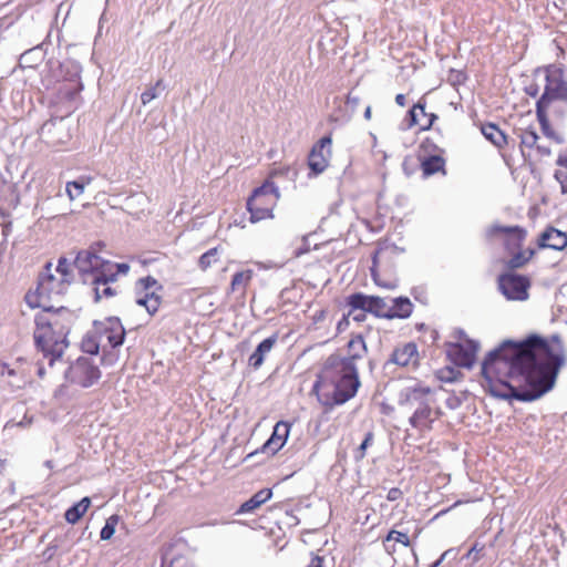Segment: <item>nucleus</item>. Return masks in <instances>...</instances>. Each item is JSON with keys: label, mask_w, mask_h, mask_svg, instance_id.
Wrapping results in <instances>:
<instances>
[{"label": "nucleus", "mask_w": 567, "mask_h": 567, "mask_svg": "<svg viewBox=\"0 0 567 567\" xmlns=\"http://www.w3.org/2000/svg\"><path fill=\"white\" fill-rule=\"evenodd\" d=\"M101 347H104V343L101 340L100 332L99 333H86L81 342V348L83 352L89 354H97Z\"/></svg>", "instance_id": "obj_30"}, {"label": "nucleus", "mask_w": 567, "mask_h": 567, "mask_svg": "<svg viewBox=\"0 0 567 567\" xmlns=\"http://www.w3.org/2000/svg\"><path fill=\"white\" fill-rule=\"evenodd\" d=\"M373 296H365L363 293H353L348 297L347 303L353 310H362L370 313Z\"/></svg>", "instance_id": "obj_31"}, {"label": "nucleus", "mask_w": 567, "mask_h": 567, "mask_svg": "<svg viewBox=\"0 0 567 567\" xmlns=\"http://www.w3.org/2000/svg\"><path fill=\"white\" fill-rule=\"evenodd\" d=\"M73 279L72 264L66 258H59L56 266L47 262L39 274L35 290L25 295L27 305L53 316H70V311L59 303V298L68 291Z\"/></svg>", "instance_id": "obj_2"}, {"label": "nucleus", "mask_w": 567, "mask_h": 567, "mask_svg": "<svg viewBox=\"0 0 567 567\" xmlns=\"http://www.w3.org/2000/svg\"><path fill=\"white\" fill-rule=\"evenodd\" d=\"M395 102L400 106H405V102H406L405 95L404 94H398L395 96Z\"/></svg>", "instance_id": "obj_50"}, {"label": "nucleus", "mask_w": 567, "mask_h": 567, "mask_svg": "<svg viewBox=\"0 0 567 567\" xmlns=\"http://www.w3.org/2000/svg\"><path fill=\"white\" fill-rule=\"evenodd\" d=\"M402 497V492L400 488L393 487L388 492L386 498L391 502L398 501Z\"/></svg>", "instance_id": "obj_45"}, {"label": "nucleus", "mask_w": 567, "mask_h": 567, "mask_svg": "<svg viewBox=\"0 0 567 567\" xmlns=\"http://www.w3.org/2000/svg\"><path fill=\"white\" fill-rule=\"evenodd\" d=\"M4 463H6V461L0 460V467H1V466H3V465H4Z\"/></svg>", "instance_id": "obj_59"}, {"label": "nucleus", "mask_w": 567, "mask_h": 567, "mask_svg": "<svg viewBox=\"0 0 567 567\" xmlns=\"http://www.w3.org/2000/svg\"><path fill=\"white\" fill-rule=\"evenodd\" d=\"M544 132H545V134L550 135V133H549V127H548V128H546V130H544Z\"/></svg>", "instance_id": "obj_57"}, {"label": "nucleus", "mask_w": 567, "mask_h": 567, "mask_svg": "<svg viewBox=\"0 0 567 567\" xmlns=\"http://www.w3.org/2000/svg\"><path fill=\"white\" fill-rule=\"evenodd\" d=\"M348 348L350 353V357L348 359H351L353 363L354 360L362 358V355L367 351L365 342L361 334L353 337L348 342Z\"/></svg>", "instance_id": "obj_32"}, {"label": "nucleus", "mask_w": 567, "mask_h": 567, "mask_svg": "<svg viewBox=\"0 0 567 567\" xmlns=\"http://www.w3.org/2000/svg\"><path fill=\"white\" fill-rule=\"evenodd\" d=\"M456 371L454 369L440 370L439 378L443 381L452 382L455 380Z\"/></svg>", "instance_id": "obj_43"}, {"label": "nucleus", "mask_w": 567, "mask_h": 567, "mask_svg": "<svg viewBox=\"0 0 567 567\" xmlns=\"http://www.w3.org/2000/svg\"><path fill=\"white\" fill-rule=\"evenodd\" d=\"M136 303L143 306L150 316H154L161 306V296L156 293L161 289L157 280L153 277L141 278L137 281Z\"/></svg>", "instance_id": "obj_12"}, {"label": "nucleus", "mask_w": 567, "mask_h": 567, "mask_svg": "<svg viewBox=\"0 0 567 567\" xmlns=\"http://www.w3.org/2000/svg\"><path fill=\"white\" fill-rule=\"evenodd\" d=\"M498 288L507 299L523 301L528 298L530 280L522 275L504 274L498 278Z\"/></svg>", "instance_id": "obj_10"}, {"label": "nucleus", "mask_w": 567, "mask_h": 567, "mask_svg": "<svg viewBox=\"0 0 567 567\" xmlns=\"http://www.w3.org/2000/svg\"><path fill=\"white\" fill-rule=\"evenodd\" d=\"M373 443V433L372 432H368L364 436V440L362 441V443L360 444V446L357 449L355 453H354V458L357 461H360L362 460L364 456H365V451L369 446H371Z\"/></svg>", "instance_id": "obj_39"}, {"label": "nucleus", "mask_w": 567, "mask_h": 567, "mask_svg": "<svg viewBox=\"0 0 567 567\" xmlns=\"http://www.w3.org/2000/svg\"><path fill=\"white\" fill-rule=\"evenodd\" d=\"M390 542H395V543L402 544L405 547H409L411 544L408 534L399 532L396 529H391L388 533L385 539L383 540V546H384L385 550L389 554H393L395 551V546L389 545Z\"/></svg>", "instance_id": "obj_29"}, {"label": "nucleus", "mask_w": 567, "mask_h": 567, "mask_svg": "<svg viewBox=\"0 0 567 567\" xmlns=\"http://www.w3.org/2000/svg\"><path fill=\"white\" fill-rule=\"evenodd\" d=\"M421 168L425 177H429L440 172L445 174V161L441 155H431L427 157H423L421 158Z\"/></svg>", "instance_id": "obj_26"}, {"label": "nucleus", "mask_w": 567, "mask_h": 567, "mask_svg": "<svg viewBox=\"0 0 567 567\" xmlns=\"http://www.w3.org/2000/svg\"><path fill=\"white\" fill-rule=\"evenodd\" d=\"M361 102V99L359 95L354 94L352 91L349 92L346 101L347 107L350 110L351 113H354L357 109L359 107Z\"/></svg>", "instance_id": "obj_42"}, {"label": "nucleus", "mask_w": 567, "mask_h": 567, "mask_svg": "<svg viewBox=\"0 0 567 567\" xmlns=\"http://www.w3.org/2000/svg\"><path fill=\"white\" fill-rule=\"evenodd\" d=\"M419 359L416 344L409 342L394 349L390 362L403 368H415L419 364Z\"/></svg>", "instance_id": "obj_14"}, {"label": "nucleus", "mask_w": 567, "mask_h": 567, "mask_svg": "<svg viewBox=\"0 0 567 567\" xmlns=\"http://www.w3.org/2000/svg\"><path fill=\"white\" fill-rule=\"evenodd\" d=\"M498 234L506 237V245L508 247H519L526 236V231L518 226L493 225L487 229L488 237H493Z\"/></svg>", "instance_id": "obj_16"}, {"label": "nucleus", "mask_w": 567, "mask_h": 567, "mask_svg": "<svg viewBox=\"0 0 567 567\" xmlns=\"http://www.w3.org/2000/svg\"><path fill=\"white\" fill-rule=\"evenodd\" d=\"M371 115H372L371 106H370V105H368V106L365 107V110H364V118H365L367 121H370V120H371Z\"/></svg>", "instance_id": "obj_52"}, {"label": "nucleus", "mask_w": 567, "mask_h": 567, "mask_svg": "<svg viewBox=\"0 0 567 567\" xmlns=\"http://www.w3.org/2000/svg\"><path fill=\"white\" fill-rule=\"evenodd\" d=\"M69 328L62 321H40L34 330V341L41 349L44 357L49 359V364L62 357L69 347Z\"/></svg>", "instance_id": "obj_6"}, {"label": "nucleus", "mask_w": 567, "mask_h": 567, "mask_svg": "<svg viewBox=\"0 0 567 567\" xmlns=\"http://www.w3.org/2000/svg\"><path fill=\"white\" fill-rule=\"evenodd\" d=\"M117 523H118L117 515L110 516L106 519V523L101 530V534H100L101 539H103V540L110 539L115 533V527H116Z\"/></svg>", "instance_id": "obj_35"}, {"label": "nucleus", "mask_w": 567, "mask_h": 567, "mask_svg": "<svg viewBox=\"0 0 567 567\" xmlns=\"http://www.w3.org/2000/svg\"><path fill=\"white\" fill-rule=\"evenodd\" d=\"M539 136L533 130H525L520 134V143L523 146L533 148L538 144Z\"/></svg>", "instance_id": "obj_36"}, {"label": "nucleus", "mask_w": 567, "mask_h": 567, "mask_svg": "<svg viewBox=\"0 0 567 567\" xmlns=\"http://www.w3.org/2000/svg\"><path fill=\"white\" fill-rule=\"evenodd\" d=\"M565 357L557 336L550 340L536 334L517 342L506 340L483 361L482 385L495 398L537 400L554 386Z\"/></svg>", "instance_id": "obj_1"}, {"label": "nucleus", "mask_w": 567, "mask_h": 567, "mask_svg": "<svg viewBox=\"0 0 567 567\" xmlns=\"http://www.w3.org/2000/svg\"><path fill=\"white\" fill-rule=\"evenodd\" d=\"M389 309H390V307L388 306V303L385 302V300L383 298L373 296L371 308H370L371 315L379 317V318L383 317L386 319V313H389Z\"/></svg>", "instance_id": "obj_34"}, {"label": "nucleus", "mask_w": 567, "mask_h": 567, "mask_svg": "<svg viewBox=\"0 0 567 567\" xmlns=\"http://www.w3.org/2000/svg\"><path fill=\"white\" fill-rule=\"evenodd\" d=\"M109 319L117 320L118 318L117 317H110Z\"/></svg>", "instance_id": "obj_60"}, {"label": "nucleus", "mask_w": 567, "mask_h": 567, "mask_svg": "<svg viewBox=\"0 0 567 567\" xmlns=\"http://www.w3.org/2000/svg\"><path fill=\"white\" fill-rule=\"evenodd\" d=\"M563 75L560 66L549 65L546 68V85L540 100L549 104L554 100L567 101V82L564 81Z\"/></svg>", "instance_id": "obj_11"}, {"label": "nucleus", "mask_w": 567, "mask_h": 567, "mask_svg": "<svg viewBox=\"0 0 567 567\" xmlns=\"http://www.w3.org/2000/svg\"><path fill=\"white\" fill-rule=\"evenodd\" d=\"M359 385L355 363L332 354L324 361L313 391L322 405L332 408L354 396Z\"/></svg>", "instance_id": "obj_3"}, {"label": "nucleus", "mask_w": 567, "mask_h": 567, "mask_svg": "<svg viewBox=\"0 0 567 567\" xmlns=\"http://www.w3.org/2000/svg\"><path fill=\"white\" fill-rule=\"evenodd\" d=\"M410 126H419L422 131H427L432 127L434 122L437 120V115L434 113H426L425 102L420 100L409 112Z\"/></svg>", "instance_id": "obj_15"}, {"label": "nucleus", "mask_w": 567, "mask_h": 567, "mask_svg": "<svg viewBox=\"0 0 567 567\" xmlns=\"http://www.w3.org/2000/svg\"><path fill=\"white\" fill-rule=\"evenodd\" d=\"M74 266L82 275L83 281L90 280L93 285L96 301L101 299L100 286H105L116 279V274L113 271L114 265L97 256L93 247L81 250L74 260Z\"/></svg>", "instance_id": "obj_4"}, {"label": "nucleus", "mask_w": 567, "mask_h": 567, "mask_svg": "<svg viewBox=\"0 0 567 567\" xmlns=\"http://www.w3.org/2000/svg\"><path fill=\"white\" fill-rule=\"evenodd\" d=\"M481 132L497 148H503L507 145V136L497 125L493 123L483 124Z\"/></svg>", "instance_id": "obj_24"}, {"label": "nucleus", "mask_w": 567, "mask_h": 567, "mask_svg": "<svg viewBox=\"0 0 567 567\" xmlns=\"http://www.w3.org/2000/svg\"><path fill=\"white\" fill-rule=\"evenodd\" d=\"M555 178L560 184L561 192L567 193V173L561 171H556Z\"/></svg>", "instance_id": "obj_44"}, {"label": "nucleus", "mask_w": 567, "mask_h": 567, "mask_svg": "<svg viewBox=\"0 0 567 567\" xmlns=\"http://www.w3.org/2000/svg\"><path fill=\"white\" fill-rule=\"evenodd\" d=\"M161 83H162L161 80L157 81L154 86L148 87L147 90H145L142 93L141 101H142L143 105L148 104L150 102H152L154 99H156L158 96L157 87L161 85Z\"/></svg>", "instance_id": "obj_41"}, {"label": "nucleus", "mask_w": 567, "mask_h": 567, "mask_svg": "<svg viewBox=\"0 0 567 567\" xmlns=\"http://www.w3.org/2000/svg\"><path fill=\"white\" fill-rule=\"evenodd\" d=\"M279 199V190L271 182H266L256 188L247 200V209L250 213V221L257 223L272 218V210Z\"/></svg>", "instance_id": "obj_7"}, {"label": "nucleus", "mask_w": 567, "mask_h": 567, "mask_svg": "<svg viewBox=\"0 0 567 567\" xmlns=\"http://www.w3.org/2000/svg\"><path fill=\"white\" fill-rule=\"evenodd\" d=\"M290 432V424L285 421H279L274 427L270 439L264 444V451H269L272 454L277 453L286 443Z\"/></svg>", "instance_id": "obj_17"}, {"label": "nucleus", "mask_w": 567, "mask_h": 567, "mask_svg": "<svg viewBox=\"0 0 567 567\" xmlns=\"http://www.w3.org/2000/svg\"><path fill=\"white\" fill-rule=\"evenodd\" d=\"M533 255H534L533 250H527L524 252L515 254L511 258L508 265L511 268H519V267L524 266L532 258Z\"/></svg>", "instance_id": "obj_37"}, {"label": "nucleus", "mask_w": 567, "mask_h": 567, "mask_svg": "<svg viewBox=\"0 0 567 567\" xmlns=\"http://www.w3.org/2000/svg\"><path fill=\"white\" fill-rule=\"evenodd\" d=\"M556 164L567 168V155L560 154L556 161Z\"/></svg>", "instance_id": "obj_49"}, {"label": "nucleus", "mask_w": 567, "mask_h": 567, "mask_svg": "<svg viewBox=\"0 0 567 567\" xmlns=\"http://www.w3.org/2000/svg\"><path fill=\"white\" fill-rule=\"evenodd\" d=\"M100 292H101V299H102L103 297L109 298V297H112V296H114V295H115V290H114V289H112V288L109 286V284H105V286H100Z\"/></svg>", "instance_id": "obj_46"}, {"label": "nucleus", "mask_w": 567, "mask_h": 567, "mask_svg": "<svg viewBox=\"0 0 567 567\" xmlns=\"http://www.w3.org/2000/svg\"><path fill=\"white\" fill-rule=\"evenodd\" d=\"M307 567H322V558L313 556Z\"/></svg>", "instance_id": "obj_47"}, {"label": "nucleus", "mask_w": 567, "mask_h": 567, "mask_svg": "<svg viewBox=\"0 0 567 567\" xmlns=\"http://www.w3.org/2000/svg\"><path fill=\"white\" fill-rule=\"evenodd\" d=\"M102 372L95 362L87 357H79L66 369L64 377L68 382L81 388H91L99 382Z\"/></svg>", "instance_id": "obj_8"}, {"label": "nucleus", "mask_w": 567, "mask_h": 567, "mask_svg": "<svg viewBox=\"0 0 567 567\" xmlns=\"http://www.w3.org/2000/svg\"><path fill=\"white\" fill-rule=\"evenodd\" d=\"M348 323H349V321H348V320L339 321L338 328H339V329H341L342 324L348 326Z\"/></svg>", "instance_id": "obj_56"}, {"label": "nucleus", "mask_w": 567, "mask_h": 567, "mask_svg": "<svg viewBox=\"0 0 567 567\" xmlns=\"http://www.w3.org/2000/svg\"><path fill=\"white\" fill-rule=\"evenodd\" d=\"M0 378L13 389H21L25 384V374L17 364L0 362Z\"/></svg>", "instance_id": "obj_18"}, {"label": "nucleus", "mask_w": 567, "mask_h": 567, "mask_svg": "<svg viewBox=\"0 0 567 567\" xmlns=\"http://www.w3.org/2000/svg\"><path fill=\"white\" fill-rule=\"evenodd\" d=\"M44 466H45V467H48V468H50V470H51V468H53V463H52V461H45Z\"/></svg>", "instance_id": "obj_55"}, {"label": "nucleus", "mask_w": 567, "mask_h": 567, "mask_svg": "<svg viewBox=\"0 0 567 567\" xmlns=\"http://www.w3.org/2000/svg\"><path fill=\"white\" fill-rule=\"evenodd\" d=\"M276 341H277V336H271V337L265 339L264 341H261L258 344L257 349L249 357V364L252 368L258 369L264 363L265 355L271 351Z\"/></svg>", "instance_id": "obj_23"}, {"label": "nucleus", "mask_w": 567, "mask_h": 567, "mask_svg": "<svg viewBox=\"0 0 567 567\" xmlns=\"http://www.w3.org/2000/svg\"><path fill=\"white\" fill-rule=\"evenodd\" d=\"M378 256H379V252L377 251L374 254V256H373V259H372V267L370 268L372 279L380 287H383V288H386V289H394L396 287V280L395 279L382 280L380 278V275L378 272Z\"/></svg>", "instance_id": "obj_33"}, {"label": "nucleus", "mask_w": 567, "mask_h": 567, "mask_svg": "<svg viewBox=\"0 0 567 567\" xmlns=\"http://www.w3.org/2000/svg\"><path fill=\"white\" fill-rule=\"evenodd\" d=\"M331 143L332 140L330 136H323L319 143L312 147L309 154L308 165L316 175L322 173L328 166L331 155Z\"/></svg>", "instance_id": "obj_13"}, {"label": "nucleus", "mask_w": 567, "mask_h": 567, "mask_svg": "<svg viewBox=\"0 0 567 567\" xmlns=\"http://www.w3.org/2000/svg\"><path fill=\"white\" fill-rule=\"evenodd\" d=\"M431 393V388L420 383L404 389L401 393V405L415 408L410 416V424L419 431L430 430L435 420Z\"/></svg>", "instance_id": "obj_5"}, {"label": "nucleus", "mask_w": 567, "mask_h": 567, "mask_svg": "<svg viewBox=\"0 0 567 567\" xmlns=\"http://www.w3.org/2000/svg\"><path fill=\"white\" fill-rule=\"evenodd\" d=\"M216 255H217V249L216 248H213V249H209L208 251H206L204 255L200 256L199 258V267L205 270L207 269L208 267L212 266V264H214L216 261Z\"/></svg>", "instance_id": "obj_40"}, {"label": "nucleus", "mask_w": 567, "mask_h": 567, "mask_svg": "<svg viewBox=\"0 0 567 567\" xmlns=\"http://www.w3.org/2000/svg\"><path fill=\"white\" fill-rule=\"evenodd\" d=\"M309 251V248L307 249H298L296 252H295V256L296 257H300L301 255L306 254Z\"/></svg>", "instance_id": "obj_53"}, {"label": "nucleus", "mask_w": 567, "mask_h": 567, "mask_svg": "<svg viewBox=\"0 0 567 567\" xmlns=\"http://www.w3.org/2000/svg\"><path fill=\"white\" fill-rule=\"evenodd\" d=\"M445 555H446V553H444V554L441 556V558H440L437 561H435L431 567H437V566L441 564V561L444 559Z\"/></svg>", "instance_id": "obj_54"}, {"label": "nucleus", "mask_w": 567, "mask_h": 567, "mask_svg": "<svg viewBox=\"0 0 567 567\" xmlns=\"http://www.w3.org/2000/svg\"><path fill=\"white\" fill-rule=\"evenodd\" d=\"M254 274L255 272L251 269H245L234 274L229 287L230 292L244 297L248 286L250 285Z\"/></svg>", "instance_id": "obj_21"}, {"label": "nucleus", "mask_w": 567, "mask_h": 567, "mask_svg": "<svg viewBox=\"0 0 567 567\" xmlns=\"http://www.w3.org/2000/svg\"><path fill=\"white\" fill-rule=\"evenodd\" d=\"M393 306L390 307L389 313H386V319H406L411 316L413 305L409 298L399 297L393 299Z\"/></svg>", "instance_id": "obj_22"}, {"label": "nucleus", "mask_w": 567, "mask_h": 567, "mask_svg": "<svg viewBox=\"0 0 567 567\" xmlns=\"http://www.w3.org/2000/svg\"><path fill=\"white\" fill-rule=\"evenodd\" d=\"M548 106H549V103H547L540 99L537 101L536 114H537V118H538L539 123L543 126V130L548 128V120H547V114H546V109Z\"/></svg>", "instance_id": "obj_38"}, {"label": "nucleus", "mask_w": 567, "mask_h": 567, "mask_svg": "<svg viewBox=\"0 0 567 567\" xmlns=\"http://www.w3.org/2000/svg\"><path fill=\"white\" fill-rule=\"evenodd\" d=\"M118 272H123V274H126L130 269V266L127 264H117L115 265Z\"/></svg>", "instance_id": "obj_51"}, {"label": "nucleus", "mask_w": 567, "mask_h": 567, "mask_svg": "<svg viewBox=\"0 0 567 567\" xmlns=\"http://www.w3.org/2000/svg\"><path fill=\"white\" fill-rule=\"evenodd\" d=\"M91 499L83 497L79 503L74 504L65 512V519L68 523L75 524L89 509Z\"/></svg>", "instance_id": "obj_28"}, {"label": "nucleus", "mask_w": 567, "mask_h": 567, "mask_svg": "<svg viewBox=\"0 0 567 567\" xmlns=\"http://www.w3.org/2000/svg\"><path fill=\"white\" fill-rule=\"evenodd\" d=\"M478 349V342L470 339L464 331L460 330L457 341L447 344L446 353L454 364L471 368L475 362Z\"/></svg>", "instance_id": "obj_9"}, {"label": "nucleus", "mask_w": 567, "mask_h": 567, "mask_svg": "<svg viewBox=\"0 0 567 567\" xmlns=\"http://www.w3.org/2000/svg\"><path fill=\"white\" fill-rule=\"evenodd\" d=\"M540 247L561 250L567 246V235L556 228H547L539 238Z\"/></svg>", "instance_id": "obj_19"}, {"label": "nucleus", "mask_w": 567, "mask_h": 567, "mask_svg": "<svg viewBox=\"0 0 567 567\" xmlns=\"http://www.w3.org/2000/svg\"><path fill=\"white\" fill-rule=\"evenodd\" d=\"M91 176H80L75 181L68 182L65 185V193L70 200H75L85 190V187L92 183Z\"/></svg>", "instance_id": "obj_27"}, {"label": "nucleus", "mask_w": 567, "mask_h": 567, "mask_svg": "<svg viewBox=\"0 0 567 567\" xmlns=\"http://www.w3.org/2000/svg\"><path fill=\"white\" fill-rule=\"evenodd\" d=\"M535 147H536L537 152H538L542 156H548V155H550V148H549V147L544 146V145H540V144H537Z\"/></svg>", "instance_id": "obj_48"}, {"label": "nucleus", "mask_w": 567, "mask_h": 567, "mask_svg": "<svg viewBox=\"0 0 567 567\" xmlns=\"http://www.w3.org/2000/svg\"><path fill=\"white\" fill-rule=\"evenodd\" d=\"M272 496V492L269 488L260 489L255 495H252L248 501L243 503L237 513H251L255 509L259 508L262 504L269 501Z\"/></svg>", "instance_id": "obj_25"}, {"label": "nucleus", "mask_w": 567, "mask_h": 567, "mask_svg": "<svg viewBox=\"0 0 567 567\" xmlns=\"http://www.w3.org/2000/svg\"><path fill=\"white\" fill-rule=\"evenodd\" d=\"M114 324L111 327H97L101 340L104 343L106 341L112 348L121 346L124 341L125 330L120 324L121 321H112Z\"/></svg>", "instance_id": "obj_20"}, {"label": "nucleus", "mask_w": 567, "mask_h": 567, "mask_svg": "<svg viewBox=\"0 0 567 567\" xmlns=\"http://www.w3.org/2000/svg\"><path fill=\"white\" fill-rule=\"evenodd\" d=\"M42 374H43V369H42V368H40V369H39V375L41 377Z\"/></svg>", "instance_id": "obj_58"}]
</instances>
